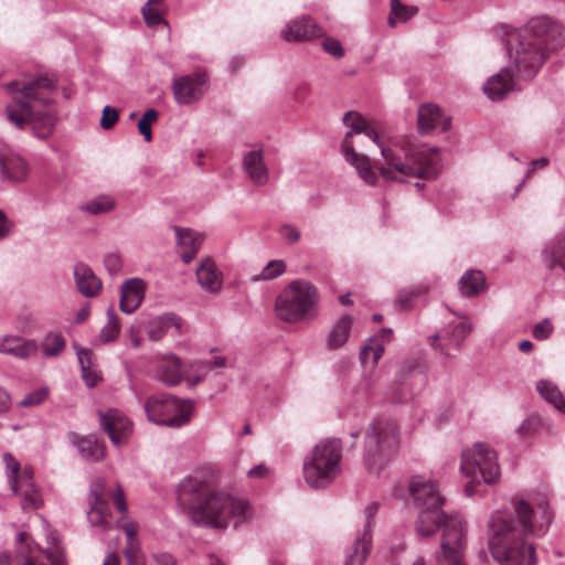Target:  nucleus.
Returning <instances> with one entry per match:
<instances>
[{
    "instance_id": "nucleus-54",
    "label": "nucleus",
    "mask_w": 565,
    "mask_h": 565,
    "mask_svg": "<svg viewBox=\"0 0 565 565\" xmlns=\"http://www.w3.org/2000/svg\"><path fill=\"white\" fill-rule=\"evenodd\" d=\"M17 479L18 491L24 488L29 489L30 487H33V469L29 467L23 468V470H20L19 473L17 475Z\"/></svg>"
},
{
    "instance_id": "nucleus-30",
    "label": "nucleus",
    "mask_w": 565,
    "mask_h": 565,
    "mask_svg": "<svg viewBox=\"0 0 565 565\" xmlns=\"http://www.w3.org/2000/svg\"><path fill=\"white\" fill-rule=\"evenodd\" d=\"M157 376L168 386H175L182 381L181 360L177 355L163 359L157 367Z\"/></svg>"
},
{
    "instance_id": "nucleus-13",
    "label": "nucleus",
    "mask_w": 565,
    "mask_h": 565,
    "mask_svg": "<svg viewBox=\"0 0 565 565\" xmlns=\"http://www.w3.org/2000/svg\"><path fill=\"white\" fill-rule=\"evenodd\" d=\"M466 524L462 520L452 519L441 535V550L449 565H465L462 563L466 547Z\"/></svg>"
},
{
    "instance_id": "nucleus-20",
    "label": "nucleus",
    "mask_w": 565,
    "mask_h": 565,
    "mask_svg": "<svg viewBox=\"0 0 565 565\" xmlns=\"http://www.w3.org/2000/svg\"><path fill=\"white\" fill-rule=\"evenodd\" d=\"M146 284L140 278L126 280L120 289L119 308L124 313H132L145 298Z\"/></svg>"
},
{
    "instance_id": "nucleus-25",
    "label": "nucleus",
    "mask_w": 565,
    "mask_h": 565,
    "mask_svg": "<svg viewBox=\"0 0 565 565\" xmlns=\"http://www.w3.org/2000/svg\"><path fill=\"white\" fill-rule=\"evenodd\" d=\"M171 329L177 332L181 329V319L175 313H164L150 319L146 324L148 338L151 341H160Z\"/></svg>"
},
{
    "instance_id": "nucleus-18",
    "label": "nucleus",
    "mask_w": 565,
    "mask_h": 565,
    "mask_svg": "<svg viewBox=\"0 0 565 565\" xmlns=\"http://www.w3.org/2000/svg\"><path fill=\"white\" fill-rule=\"evenodd\" d=\"M520 81L511 68L507 66L486 82L483 92L491 100H500L509 92L519 88Z\"/></svg>"
},
{
    "instance_id": "nucleus-36",
    "label": "nucleus",
    "mask_w": 565,
    "mask_h": 565,
    "mask_svg": "<svg viewBox=\"0 0 565 565\" xmlns=\"http://www.w3.org/2000/svg\"><path fill=\"white\" fill-rule=\"evenodd\" d=\"M78 363L82 370V376L88 386L96 385L97 381L100 379L96 372L92 371V351L88 349H77L76 350Z\"/></svg>"
},
{
    "instance_id": "nucleus-44",
    "label": "nucleus",
    "mask_w": 565,
    "mask_h": 565,
    "mask_svg": "<svg viewBox=\"0 0 565 565\" xmlns=\"http://www.w3.org/2000/svg\"><path fill=\"white\" fill-rule=\"evenodd\" d=\"M286 270V264L282 260L276 259L270 260L260 271V274L255 278V280H271L280 275H282Z\"/></svg>"
},
{
    "instance_id": "nucleus-50",
    "label": "nucleus",
    "mask_w": 565,
    "mask_h": 565,
    "mask_svg": "<svg viewBox=\"0 0 565 565\" xmlns=\"http://www.w3.org/2000/svg\"><path fill=\"white\" fill-rule=\"evenodd\" d=\"M279 233L287 244H295L301 237V233L299 232V230L291 224L281 225Z\"/></svg>"
},
{
    "instance_id": "nucleus-14",
    "label": "nucleus",
    "mask_w": 565,
    "mask_h": 565,
    "mask_svg": "<svg viewBox=\"0 0 565 565\" xmlns=\"http://www.w3.org/2000/svg\"><path fill=\"white\" fill-rule=\"evenodd\" d=\"M207 84V75L204 72L177 77L172 82V90L175 102L185 106L196 103L204 95Z\"/></svg>"
},
{
    "instance_id": "nucleus-57",
    "label": "nucleus",
    "mask_w": 565,
    "mask_h": 565,
    "mask_svg": "<svg viewBox=\"0 0 565 565\" xmlns=\"http://www.w3.org/2000/svg\"><path fill=\"white\" fill-rule=\"evenodd\" d=\"M547 164H548V159H547V158H545V157H542V158H539V159H534V160H532V161H531V168L525 172V178H524V179L522 180V182L516 186V190H519V189L523 185V183H524L525 179H526V178H530V177L533 174V172H534L535 170H537V169H543V168L547 167Z\"/></svg>"
},
{
    "instance_id": "nucleus-39",
    "label": "nucleus",
    "mask_w": 565,
    "mask_h": 565,
    "mask_svg": "<svg viewBox=\"0 0 565 565\" xmlns=\"http://www.w3.org/2000/svg\"><path fill=\"white\" fill-rule=\"evenodd\" d=\"M115 207V200L110 195H98L83 205L81 209L93 215L104 214Z\"/></svg>"
},
{
    "instance_id": "nucleus-40",
    "label": "nucleus",
    "mask_w": 565,
    "mask_h": 565,
    "mask_svg": "<svg viewBox=\"0 0 565 565\" xmlns=\"http://www.w3.org/2000/svg\"><path fill=\"white\" fill-rule=\"evenodd\" d=\"M544 253L550 257L548 267L553 268L559 266L565 271V239L557 238L548 247L545 248Z\"/></svg>"
},
{
    "instance_id": "nucleus-28",
    "label": "nucleus",
    "mask_w": 565,
    "mask_h": 565,
    "mask_svg": "<svg viewBox=\"0 0 565 565\" xmlns=\"http://www.w3.org/2000/svg\"><path fill=\"white\" fill-rule=\"evenodd\" d=\"M196 280L205 291L216 294L222 289L223 275L214 262L204 259L196 270Z\"/></svg>"
},
{
    "instance_id": "nucleus-1",
    "label": "nucleus",
    "mask_w": 565,
    "mask_h": 565,
    "mask_svg": "<svg viewBox=\"0 0 565 565\" xmlns=\"http://www.w3.org/2000/svg\"><path fill=\"white\" fill-rule=\"evenodd\" d=\"M343 124L351 128L341 143L343 156L370 185L376 183L377 175L371 166L370 159L364 154H359L350 145L349 140L354 134H364L380 147L386 167H380L379 171L386 180L404 182L409 177L431 179L441 171V159L437 148L415 146L409 140H396L385 147L379 141V134L375 129L355 111L345 113Z\"/></svg>"
},
{
    "instance_id": "nucleus-27",
    "label": "nucleus",
    "mask_w": 565,
    "mask_h": 565,
    "mask_svg": "<svg viewBox=\"0 0 565 565\" xmlns=\"http://www.w3.org/2000/svg\"><path fill=\"white\" fill-rule=\"evenodd\" d=\"M38 345L32 340H26L17 335H6L0 338V353L9 354L19 359H26L34 355Z\"/></svg>"
},
{
    "instance_id": "nucleus-58",
    "label": "nucleus",
    "mask_w": 565,
    "mask_h": 565,
    "mask_svg": "<svg viewBox=\"0 0 565 565\" xmlns=\"http://www.w3.org/2000/svg\"><path fill=\"white\" fill-rule=\"evenodd\" d=\"M152 558L157 565H177L175 558L167 552L153 553Z\"/></svg>"
},
{
    "instance_id": "nucleus-8",
    "label": "nucleus",
    "mask_w": 565,
    "mask_h": 565,
    "mask_svg": "<svg viewBox=\"0 0 565 565\" xmlns=\"http://www.w3.org/2000/svg\"><path fill=\"white\" fill-rule=\"evenodd\" d=\"M318 301L317 287L308 280L296 279L277 296L275 311L280 320L289 323L312 320L318 315Z\"/></svg>"
},
{
    "instance_id": "nucleus-2",
    "label": "nucleus",
    "mask_w": 565,
    "mask_h": 565,
    "mask_svg": "<svg viewBox=\"0 0 565 565\" xmlns=\"http://www.w3.org/2000/svg\"><path fill=\"white\" fill-rule=\"evenodd\" d=\"M536 511L524 499H514L511 510H500L489 520V548L499 565H535L536 551L527 542L530 535L543 536L551 523L553 513L544 497L535 503Z\"/></svg>"
},
{
    "instance_id": "nucleus-23",
    "label": "nucleus",
    "mask_w": 565,
    "mask_h": 565,
    "mask_svg": "<svg viewBox=\"0 0 565 565\" xmlns=\"http://www.w3.org/2000/svg\"><path fill=\"white\" fill-rule=\"evenodd\" d=\"M379 503L371 502L364 509V515L366 522L363 526V530L356 535L355 541L351 548L354 550V553L362 552V558H366L372 550V529H373V519L377 514Z\"/></svg>"
},
{
    "instance_id": "nucleus-46",
    "label": "nucleus",
    "mask_w": 565,
    "mask_h": 565,
    "mask_svg": "<svg viewBox=\"0 0 565 565\" xmlns=\"http://www.w3.org/2000/svg\"><path fill=\"white\" fill-rule=\"evenodd\" d=\"M542 425V418L537 414H531L523 423L516 428V433L521 437H525L535 431Z\"/></svg>"
},
{
    "instance_id": "nucleus-35",
    "label": "nucleus",
    "mask_w": 565,
    "mask_h": 565,
    "mask_svg": "<svg viewBox=\"0 0 565 565\" xmlns=\"http://www.w3.org/2000/svg\"><path fill=\"white\" fill-rule=\"evenodd\" d=\"M384 353V344L376 338L371 337L360 351V361L366 364L370 361L375 365Z\"/></svg>"
},
{
    "instance_id": "nucleus-56",
    "label": "nucleus",
    "mask_w": 565,
    "mask_h": 565,
    "mask_svg": "<svg viewBox=\"0 0 565 565\" xmlns=\"http://www.w3.org/2000/svg\"><path fill=\"white\" fill-rule=\"evenodd\" d=\"M120 526L127 536L126 545L138 544V524L134 521H126Z\"/></svg>"
},
{
    "instance_id": "nucleus-51",
    "label": "nucleus",
    "mask_w": 565,
    "mask_h": 565,
    "mask_svg": "<svg viewBox=\"0 0 565 565\" xmlns=\"http://www.w3.org/2000/svg\"><path fill=\"white\" fill-rule=\"evenodd\" d=\"M323 50L335 58H340L344 55V50L341 43L333 38H326L322 42Z\"/></svg>"
},
{
    "instance_id": "nucleus-22",
    "label": "nucleus",
    "mask_w": 565,
    "mask_h": 565,
    "mask_svg": "<svg viewBox=\"0 0 565 565\" xmlns=\"http://www.w3.org/2000/svg\"><path fill=\"white\" fill-rule=\"evenodd\" d=\"M73 274L76 288L83 296L93 298L99 294L102 280L88 265L84 263L75 264Z\"/></svg>"
},
{
    "instance_id": "nucleus-31",
    "label": "nucleus",
    "mask_w": 565,
    "mask_h": 565,
    "mask_svg": "<svg viewBox=\"0 0 565 565\" xmlns=\"http://www.w3.org/2000/svg\"><path fill=\"white\" fill-rule=\"evenodd\" d=\"M459 289L466 297H476L486 289V277L481 270L469 269L459 280Z\"/></svg>"
},
{
    "instance_id": "nucleus-24",
    "label": "nucleus",
    "mask_w": 565,
    "mask_h": 565,
    "mask_svg": "<svg viewBox=\"0 0 565 565\" xmlns=\"http://www.w3.org/2000/svg\"><path fill=\"white\" fill-rule=\"evenodd\" d=\"M174 233L177 236L178 250L182 260L185 264L191 263L202 244L201 235L190 228L179 226H174Z\"/></svg>"
},
{
    "instance_id": "nucleus-11",
    "label": "nucleus",
    "mask_w": 565,
    "mask_h": 565,
    "mask_svg": "<svg viewBox=\"0 0 565 565\" xmlns=\"http://www.w3.org/2000/svg\"><path fill=\"white\" fill-rule=\"evenodd\" d=\"M143 408L150 422L161 426L179 428L190 422L193 403L171 394L159 393L149 396Z\"/></svg>"
},
{
    "instance_id": "nucleus-37",
    "label": "nucleus",
    "mask_w": 565,
    "mask_h": 565,
    "mask_svg": "<svg viewBox=\"0 0 565 565\" xmlns=\"http://www.w3.org/2000/svg\"><path fill=\"white\" fill-rule=\"evenodd\" d=\"M417 13L414 7H407L399 0H391V13L388 17V25L395 26L397 22H406Z\"/></svg>"
},
{
    "instance_id": "nucleus-47",
    "label": "nucleus",
    "mask_w": 565,
    "mask_h": 565,
    "mask_svg": "<svg viewBox=\"0 0 565 565\" xmlns=\"http://www.w3.org/2000/svg\"><path fill=\"white\" fill-rule=\"evenodd\" d=\"M49 395V390L46 387L38 388L33 392H30L24 396L23 399L20 401L19 405L21 407L36 406L40 405Z\"/></svg>"
},
{
    "instance_id": "nucleus-62",
    "label": "nucleus",
    "mask_w": 565,
    "mask_h": 565,
    "mask_svg": "<svg viewBox=\"0 0 565 565\" xmlns=\"http://www.w3.org/2000/svg\"><path fill=\"white\" fill-rule=\"evenodd\" d=\"M366 558H362V552L354 553L353 548H350L344 565H362Z\"/></svg>"
},
{
    "instance_id": "nucleus-41",
    "label": "nucleus",
    "mask_w": 565,
    "mask_h": 565,
    "mask_svg": "<svg viewBox=\"0 0 565 565\" xmlns=\"http://www.w3.org/2000/svg\"><path fill=\"white\" fill-rule=\"evenodd\" d=\"M64 337L57 332H50L43 340L41 349L46 356H56L65 349Z\"/></svg>"
},
{
    "instance_id": "nucleus-59",
    "label": "nucleus",
    "mask_w": 565,
    "mask_h": 565,
    "mask_svg": "<svg viewBox=\"0 0 565 565\" xmlns=\"http://www.w3.org/2000/svg\"><path fill=\"white\" fill-rule=\"evenodd\" d=\"M375 383V380L373 379L372 375H364L360 383H359V393L361 394L362 397H367L369 396V393L373 386V384Z\"/></svg>"
},
{
    "instance_id": "nucleus-34",
    "label": "nucleus",
    "mask_w": 565,
    "mask_h": 565,
    "mask_svg": "<svg viewBox=\"0 0 565 565\" xmlns=\"http://www.w3.org/2000/svg\"><path fill=\"white\" fill-rule=\"evenodd\" d=\"M471 324L466 321L449 324L444 335L446 345L459 349L466 337L471 332Z\"/></svg>"
},
{
    "instance_id": "nucleus-15",
    "label": "nucleus",
    "mask_w": 565,
    "mask_h": 565,
    "mask_svg": "<svg viewBox=\"0 0 565 565\" xmlns=\"http://www.w3.org/2000/svg\"><path fill=\"white\" fill-rule=\"evenodd\" d=\"M102 429L108 435L115 446L126 444L132 433V423L120 411L110 408L106 412H98Z\"/></svg>"
},
{
    "instance_id": "nucleus-64",
    "label": "nucleus",
    "mask_w": 565,
    "mask_h": 565,
    "mask_svg": "<svg viewBox=\"0 0 565 565\" xmlns=\"http://www.w3.org/2000/svg\"><path fill=\"white\" fill-rule=\"evenodd\" d=\"M268 469L264 465H258L248 471L249 478H263L267 475Z\"/></svg>"
},
{
    "instance_id": "nucleus-6",
    "label": "nucleus",
    "mask_w": 565,
    "mask_h": 565,
    "mask_svg": "<svg viewBox=\"0 0 565 565\" xmlns=\"http://www.w3.org/2000/svg\"><path fill=\"white\" fill-rule=\"evenodd\" d=\"M408 491L415 505L420 509L416 521V531L420 536H431L439 529L444 533L450 520H462L458 515L444 513L441 507L445 499L434 480L414 476L409 480Z\"/></svg>"
},
{
    "instance_id": "nucleus-49",
    "label": "nucleus",
    "mask_w": 565,
    "mask_h": 565,
    "mask_svg": "<svg viewBox=\"0 0 565 565\" xmlns=\"http://www.w3.org/2000/svg\"><path fill=\"white\" fill-rule=\"evenodd\" d=\"M118 119H119L118 110L116 108H113L107 105L103 109L99 125L104 130H108L115 126V124L118 121Z\"/></svg>"
},
{
    "instance_id": "nucleus-63",
    "label": "nucleus",
    "mask_w": 565,
    "mask_h": 565,
    "mask_svg": "<svg viewBox=\"0 0 565 565\" xmlns=\"http://www.w3.org/2000/svg\"><path fill=\"white\" fill-rule=\"evenodd\" d=\"M11 407V397L9 393L0 387V413H6Z\"/></svg>"
},
{
    "instance_id": "nucleus-3",
    "label": "nucleus",
    "mask_w": 565,
    "mask_h": 565,
    "mask_svg": "<svg viewBox=\"0 0 565 565\" xmlns=\"http://www.w3.org/2000/svg\"><path fill=\"white\" fill-rule=\"evenodd\" d=\"M175 495L178 508L195 526L225 530L233 523L236 529L252 516L249 502L220 489L212 471L184 477Z\"/></svg>"
},
{
    "instance_id": "nucleus-21",
    "label": "nucleus",
    "mask_w": 565,
    "mask_h": 565,
    "mask_svg": "<svg viewBox=\"0 0 565 565\" xmlns=\"http://www.w3.org/2000/svg\"><path fill=\"white\" fill-rule=\"evenodd\" d=\"M104 480L97 478L90 486V510L88 511V520L93 525H105L110 515L109 508L104 500Z\"/></svg>"
},
{
    "instance_id": "nucleus-52",
    "label": "nucleus",
    "mask_w": 565,
    "mask_h": 565,
    "mask_svg": "<svg viewBox=\"0 0 565 565\" xmlns=\"http://www.w3.org/2000/svg\"><path fill=\"white\" fill-rule=\"evenodd\" d=\"M104 265L110 275H116L121 269V258L117 253H108L104 257Z\"/></svg>"
},
{
    "instance_id": "nucleus-43",
    "label": "nucleus",
    "mask_w": 565,
    "mask_h": 565,
    "mask_svg": "<svg viewBox=\"0 0 565 565\" xmlns=\"http://www.w3.org/2000/svg\"><path fill=\"white\" fill-rule=\"evenodd\" d=\"M3 461L6 465V469H7V477H8L10 488L14 493H17L18 492L17 475L21 470L20 462L10 452H6L3 455Z\"/></svg>"
},
{
    "instance_id": "nucleus-33",
    "label": "nucleus",
    "mask_w": 565,
    "mask_h": 565,
    "mask_svg": "<svg viewBox=\"0 0 565 565\" xmlns=\"http://www.w3.org/2000/svg\"><path fill=\"white\" fill-rule=\"evenodd\" d=\"M540 395L557 411L565 413V398L558 387L551 381L541 380L536 384Z\"/></svg>"
},
{
    "instance_id": "nucleus-12",
    "label": "nucleus",
    "mask_w": 565,
    "mask_h": 565,
    "mask_svg": "<svg viewBox=\"0 0 565 565\" xmlns=\"http://www.w3.org/2000/svg\"><path fill=\"white\" fill-rule=\"evenodd\" d=\"M49 547H40L24 532L17 535V561L20 565H66V557L56 533L47 535Z\"/></svg>"
},
{
    "instance_id": "nucleus-29",
    "label": "nucleus",
    "mask_w": 565,
    "mask_h": 565,
    "mask_svg": "<svg viewBox=\"0 0 565 565\" xmlns=\"http://www.w3.org/2000/svg\"><path fill=\"white\" fill-rule=\"evenodd\" d=\"M245 172L256 184H265L268 181V172L264 162L262 150H250L243 159Z\"/></svg>"
},
{
    "instance_id": "nucleus-48",
    "label": "nucleus",
    "mask_w": 565,
    "mask_h": 565,
    "mask_svg": "<svg viewBox=\"0 0 565 565\" xmlns=\"http://www.w3.org/2000/svg\"><path fill=\"white\" fill-rule=\"evenodd\" d=\"M18 493L22 495L21 504L23 509L36 508L41 502L40 494L34 486L30 487L29 489L24 488L19 490Z\"/></svg>"
},
{
    "instance_id": "nucleus-60",
    "label": "nucleus",
    "mask_w": 565,
    "mask_h": 565,
    "mask_svg": "<svg viewBox=\"0 0 565 565\" xmlns=\"http://www.w3.org/2000/svg\"><path fill=\"white\" fill-rule=\"evenodd\" d=\"M114 504L120 513H125L127 511L125 494L120 486L117 487V491L114 494Z\"/></svg>"
},
{
    "instance_id": "nucleus-5",
    "label": "nucleus",
    "mask_w": 565,
    "mask_h": 565,
    "mask_svg": "<svg viewBox=\"0 0 565 565\" xmlns=\"http://www.w3.org/2000/svg\"><path fill=\"white\" fill-rule=\"evenodd\" d=\"M56 81L39 75L28 83L11 82L7 85L9 93H14L12 100L6 106L7 119L22 129L32 125L34 136L49 138L55 128L56 109L52 97Z\"/></svg>"
},
{
    "instance_id": "nucleus-16",
    "label": "nucleus",
    "mask_w": 565,
    "mask_h": 565,
    "mask_svg": "<svg viewBox=\"0 0 565 565\" xmlns=\"http://www.w3.org/2000/svg\"><path fill=\"white\" fill-rule=\"evenodd\" d=\"M0 172L3 180L12 183L23 182L29 172L24 159L2 139H0Z\"/></svg>"
},
{
    "instance_id": "nucleus-9",
    "label": "nucleus",
    "mask_w": 565,
    "mask_h": 565,
    "mask_svg": "<svg viewBox=\"0 0 565 565\" xmlns=\"http://www.w3.org/2000/svg\"><path fill=\"white\" fill-rule=\"evenodd\" d=\"M397 444L396 424L391 419H375L365 435L363 459L367 471L379 476L381 469L394 455Z\"/></svg>"
},
{
    "instance_id": "nucleus-61",
    "label": "nucleus",
    "mask_w": 565,
    "mask_h": 565,
    "mask_svg": "<svg viewBox=\"0 0 565 565\" xmlns=\"http://www.w3.org/2000/svg\"><path fill=\"white\" fill-rule=\"evenodd\" d=\"M12 228V222L0 211V239L7 237Z\"/></svg>"
},
{
    "instance_id": "nucleus-45",
    "label": "nucleus",
    "mask_w": 565,
    "mask_h": 565,
    "mask_svg": "<svg viewBox=\"0 0 565 565\" xmlns=\"http://www.w3.org/2000/svg\"><path fill=\"white\" fill-rule=\"evenodd\" d=\"M141 12L143 20L148 26L153 28L158 24L168 25V22L162 18L160 11L152 6H149V3H145V6L141 9Z\"/></svg>"
},
{
    "instance_id": "nucleus-32",
    "label": "nucleus",
    "mask_w": 565,
    "mask_h": 565,
    "mask_svg": "<svg viewBox=\"0 0 565 565\" xmlns=\"http://www.w3.org/2000/svg\"><path fill=\"white\" fill-rule=\"evenodd\" d=\"M353 319L349 315L341 317L335 322L328 337V345L330 349H339L347 343Z\"/></svg>"
},
{
    "instance_id": "nucleus-4",
    "label": "nucleus",
    "mask_w": 565,
    "mask_h": 565,
    "mask_svg": "<svg viewBox=\"0 0 565 565\" xmlns=\"http://www.w3.org/2000/svg\"><path fill=\"white\" fill-rule=\"evenodd\" d=\"M565 42L563 28L547 17L532 18L523 28L508 34V66L521 81L532 79L551 53Z\"/></svg>"
},
{
    "instance_id": "nucleus-17",
    "label": "nucleus",
    "mask_w": 565,
    "mask_h": 565,
    "mask_svg": "<svg viewBox=\"0 0 565 565\" xmlns=\"http://www.w3.org/2000/svg\"><path fill=\"white\" fill-rule=\"evenodd\" d=\"M418 131L425 136L434 130L445 132L450 129L451 118L445 116L441 108L435 104H424L417 111Z\"/></svg>"
},
{
    "instance_id": "nucleus-42",
    "label": "nucleus",
    "mask_w": 565,
    "mask_h": 565,
    "mask_svg": "<svg viewBox=\"0 0 565 565\" xmlns=\"http://www.w3.org/2000/svg\"><path fill=\"white\" fill-rule=\"evenodd\" d=\"M159 118V114L156 109L149 108L147 109L141 119L138 122V130L140 135L143 136V139L146 141L152 140V132H151V126L154 124Z\"/></svg>"
},
{
    "instance_id": "nucleus-26",
    "label": "nucleus",
    "mask_w": 565,
    "mask_h": 565,
    "mask_svg": "<svg viewBox=\"0 0 565 565\" xmlns=\"http://www.w3.org/2000/svg\"><path fill=\"white\" fill-rule=\"evenodd\" d=\"M71 440L77 448L81 457L86 461L96 462L105 456V446L98 441L95 435L78 436L72 434Z\"/></svg>"
},
{
    "instance_id": "nucleus-10",
    "label": "nucleus",
    "mask_w": 565,
    "mask_h": 565,
    "mask_svg": "<svg viewBox=\"0 0 565 565\" xmlns=\"http://www.w3.org/2000/svg\"><path fill=\"white\" fill-rule=\"evenodd\" d=\"M460 469L471 481L465 491L468 495L475 492L473 483L481 481L487 484L497 483L501 476L497 451L488 444L478 441L461 452Z\"/></svg>"
},
{
    "instance_id": "nucleus-53",
    "label": "nucleus",
    "mask_w": 565,
    "mask_h": 565,
    "mask_svg": "<svg viewBox=\"0 0 565 565\" xmlns=\"http://www.w3.org/2000/svg\"><path fill=\"white\" fill-rule=\"evenodd\" d=\"M124 555L127 565H145L139 556L138 544L126 545L124 548Z\"/></svg>"
},
{
    "instance_id": "nucleus-7",
    "label": "nucleus",
    "mask_w": 565,
    "mask_h": 565,
    "mask_svg": "<svg viewBox=\"0 0 565 565\" xmlns=\"http://www.w3.org/2000/svg\"><path fill=\"white\" fill-rule=\"evenodd\" d=\"M342 443L326 438L318 443L303 459V478L313 489L328 487L341 472Z\"/></svg>"
},
{
    "instance_id": "nucleus-55",
    "label": "nucleus",
    "mask_w": 565,
    "mask_h": 565,
    "mask_svg": "<svg viewBox=\"0 0 565 565\" xmlns=\"http://www.w3.org/2000/svg\"><path fill=\"white\" fill-rule=\"evenodd\" d=\"M553 326L548 319H545L537 323L533 329V335L537 340H545L552 333Z\"/></svg>"
},
{
    "instance_id": "nucleus-38",
    "label": "nucleus",
    "mask_w": 565,
    "mask_h": 565,
    "mask_svg": "<svg viewBox=\"0 0 565 565\" xmlns=\"http://www.w3.org/2000/svg\"><path fill=\"white\" fill-rule=\"evenodd\" d=\"M120 333L118 317L113 307L107 309V323L99 332V339L104 343L114 342Z\"/></svg>"
},
{
    "instance_id": "nucleus-19",
    "label": "nucleus",
    "mask_w": 565,
    "mask_h": 565,
    "mask_svg": "<svg viewBox=\"0 0 565 565\" xmlns=\"http://www.w3.org/2000/svg\"><path fill=\"white\" fill-rule=\"evenodd\" d=\"M322 35L323 30L308 15L291 21L282 30V36L286 41L311 40Z\"/></svg>"
}]
</instances>
